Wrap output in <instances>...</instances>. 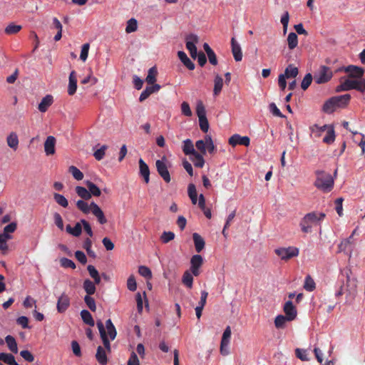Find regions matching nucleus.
I'll list each match as a JSON object with an SVG mask.
<instances>
[{
    "instance_id": "1",
    "label": "nucleus",
    "mask_w": 365,
    "mask_h": 365,
    "mask_svg": "<svg viewBox=\"0 0 365 365\" xmlns=\"http://www.w3.org/2000/svg\"><path fill=\"white\" fill-rule=\"evenodd\" d=\"M339 277L342 282V284H341L339 290L336 292V296L346 294L347 300L352 299L356 294V279L351 277V272L348 269L342 270Z\"/></svg>"
},
{
    "instance_id": "2",
    "label": "nucleus",
    "mask_w": 365,
    "mask_h": 365,
    "mask_svg": "<svg viewBox=\"0 0 365 365\" xmlns=\"http://www.w3.org/2000/svg\"><path fill=\"white\" fill-rule=\"evenodd\" d=\"M96 325L98 329L100 336L103 341L105 349L108 351H110V344L109 339L113 341L115 339L117 335V331L115 326L113 325L111 319H110L106 320L105 326L101 320L97 321Z\"/></svg>"
},
{
    "instance_id": "3",
    "label": "nucleus",
    "mask_w": 365,
    "mask_h": 365,
    "mask_svg": "<svg viewBox=\"0 0 365 365\" xmlns=\"http://www.w3.org/2000/svg\"><path fill=\"white\" fill-rule=\"evenodd\" d=\"M325 217L324 212H311L306 214L299 222L302 231L304 233L311 232L312 226L319 225Z\"/></svg>"
},
{
    "instance_id": "4",
    "label": "nucleus",
    "mask_w": 365,
    "mask_h": 365,
    "mask_svg": "<svg viewBox=\"0 0 365 365\" xmlns=\"http://www.w3.org/2000/svg\"><path fill=\"white\" fill-rule=\"evenodd\" d=\"M317 178L314 186L324 192H330L334 187V179L331 175L324 171L317 170Z\"/></svg>"
},
{
    "instance_id": "5",
    "label": "nucleus",
    "mask_w": 365,
    "mask_h": 365,
    "mask_svg": "<svg viewBox=\"0 0 365 365\" xmlns=\"http://www.w3.org/2000/svg\"><path fill=\"white\" fill-rule=\"evenodd\" d=\"M352 78L350 77L345 79L341 78L340 84L336 88V91L342 92L355 89L364 93L365 91V79L354 80Z\"/></svg>"
},
{
    "instance_id": "6",
    "label": "nucleus",
    "mask_w": 365,
    "mask_h": 365,
    "mask_svg": "<svg viewBox=\"0 0 365 365\" xmlns=\"http://www.w3.org/2000/svg\"><path fill=\"white\" fill-rule=\"evenodd\" d=\"M333 76L331 69L326 66H321L317 73H314V81L317 84H323L329 82Z\"/></svg>"
},
{
    "instance_id": "7",
    "label": "nucleus",
    "mask_w": 365,
    "mask_h": 365,
    "mask_svg": "<svg viewBox=\"0 0 365 365\" xmlns=\"http://www.w3.org/2000/svg\"><path fill=\"white\" fill-rule=\"evenodd\" d=\"M274 252L282 260L287 261L292 257H297L299 250L297 247L291 246L277 248L274 250Z\"/></svg>"
},
{
    "instance_id": "8",
    "label": "nucleus",
    "mask_w": 365,
    "mask_h": 365,
    "mask_svg": "<svg viewBox=\"0 0 365 365\" xmlns=\"http://www.w3.org/2000/svg\"><path fill=\"white\" fill-rule=\"evenodd\" d=\"M198 41V37L195 34H189L186 36V48L189 51L192 58L195 59L197 55L195 43Z\"/></svg>"
},
{
    "instance_id": "9",
    "label": "nucleus",
    "mask_w": 365,
    "mask_h": 365,
    "mask_svg": "<svg viewBox=\"0 0 365 365\" xmlns=\"http://www.w3.org/2000/svg\"><path fill=\"white\" fill-rule=\"evenodd\" d=\"M344 70L345 72L349 73L350 78H359L363 79L362 76L364 73V70L359 66L350 65L345 68H339V71Z\"/></svg>"
},
{
    "instance_id": "10",
    "label": "nucleus",
    "mask_w": 365,
    "mask_h": 365,
    "mask_svg": "<svg viewBox=\"0 0 365 365\" xmlns=\"http://www.w3.org/2000/svg\"><path fill=\"white\" fill-rule=\"evenodd\" d=\"M70 298L65 293L63 292L58 299L56 304V309L58 312L63 313L65 312L70 306Z\"/></svg>"
},
{
    "instance_id": "11",
    "label": "nucleus",
    "mask_w": 365,
    "mask_h": 365,
    "mask_svg": "<svg viewBox=\"0 0 365 365\" xmlns=\"http://www.w3.org/2000/svg\"><path fill=\"white\" fill-rule=\"evenodd\" d=\"M203 263V259L200 255H195L192 257L190 259V271L192 274L197 277L200 274V267L202 266Z\"/></svg>"
},
{
    "instance_id": "12",
    "label": "nucleus",
    "mask_w": 365,
    "mask_h": 365,
    "mask_svg": "<svg viewBox=\"0 0 365 365\" xmlns=\"http://www.w3.org/2000/svg\"><path fill=\"white\" fill-rule=\"evenodd\" d=\"M229 144L235 147L237 145H242L246 147L250 145V139L247 136H241L239 134H234L229 138Z\"/></svg>"
},
{
    "instance_id": "13",
    "label": "nucleus",
    "mask_w": 365,
    "mask_h": 365,
    "mask_svg": "<svg viewBox=\"0 0 365 365\" xmlns=\"http://www.w3.org/2000/svg\"><path fill=\"white\" fill-rule=\"evenodd\" d=\"M91 213L97 218L98 222L101 225H104L107 222V219L104 215L101 208L94 202H91Z\"/></svg>"
},
{
    "instance_id": "14",
    "label": "nucleus",
    "mask_w": 365,
    "mask_h": 365,
    "mask_svg": "<svg viewBox=\"0 0 365 365\" xmlns=\"http://www.w3.org/2000/svg\"><path fill=\"white\" fill-rule=\"evenodd\" d=\"M283 310L289 322L294 320L297 317V309L292 301H287L284 304Z\"/></svg>"
},
{
    "instance_id": "15",
    "label": "nucleus",
    "mask_w": 365,
    "mask_h": 365,
    "mask_svg": "<svg viewBox=\"0 0 365 365\" xmlns=\"http://www.w3.org/2000/svg\"><path fill=\"white\" fill-rule=\"evenodd\" d=\"M353 236L351 235L349 238L344 239L341 242L338 246L339 252H344L351 255L353 249Z\"/></svg>"
},
{
    "instance_id": "16",
    "label": "nucleus",
    "mask_w": 365,
    "mask_h": 365,
    "mask_svg": "<svg viewBox=\"0 0 365 365\" xmlns=\"http://www.w3.org/2000/svg\"><path fill=\"white\" fill-rule=\"evenodd\" d=\"M56 138L52 135L46 138L44 142V151L47 155H53L55 153Z\"/></svg>"
},
{
    "instance_id": "17",
    "label": "nucleus",
    "mask_w": 365,
    "mask_h": 365,
    "mask_svg": "<svg viewBox=\"0 0 365 365\" xmlns=\"http://www.w3.org/2000/svg\"><path fill=\"white\" fill-rule=\"evenodd\" d=\"M231 48L233 57L236 61H240L242 59V52L240 45L236 39L232 37L231 38Z\"/></svg>"
},
{
    "instance_id": "18",
    "label": "nucleus",
    "mask_w": 365,
    "mask_h": 365,
    "mask_svg": "<svg viewBox=\"0 0 365 365\" xmlns=\"http://www.w3.org/2000/svg\"><path fill=\"white\" fill-rule=\"evenodd\" d=\"M53 101V96L51 95H46L42 98L38 104V108L40 112L45 113L48 108L52 105Z\"/></svg>"
},
{
    "instance_id": "19",
    "label": "nucleus",
    "mask_w": 365,
    "mask_h": 365,
    "mask_svg": "<svg viewBox=\"0 0 365 365\" xmlns=\"http://www.w3.org/2000/svg\"><path fill=\"white\" fill-rule=\"evenodd\" d=\"M76 89H77L76 73L74 71H72L69 75L68 93L70 96H72L76 93Z\"/></svg>"
},
{
    "instance_id": "20",
    "label": "nucleus",
    "mask_w": 365,
    "mask_h": 365,
    "mask_svg": "<svg viewBox=\"0 0 365 365\" xmlns=\"http://www.w3.org/2000/svg\"><path fill=\"white\" fill-rule=\"evenodd\" d=\"M334 98L336 101L337 108H344L349 104L351 96L349 94H344L341 96H334Z\"/></svg>"
},
{
    "instance_id": "21",
    "label": "nucleus",
    "mask_w": 365,
    "mask_h": 365,
    "mask_svg": "<svg viewBox=\"0 0 365 365\" xmlns=\"http://www.w3.org/2000/svg\"><path fill=\"white\" fill-rule=\"evenodd\" d=\"M160 89V85L155 84L150 86H147L145 89L141 93L139 101L140 102L145 101L148 96L154 92H157Z\"/></svg>"
},
{
    "instance_id": "22",
    "label": "nucleus",
    "mask_w": 365,
    "mask_h": 365,
    "mask_svg": "<svg viewBox=\"0 0 365 365\" xmlns=\"http://www.w3.org/2000/svg\"><path fill=\"white\" fill-rule=\"evenodd\" d=\"M336 109L337 107L336 106V101L334 97H331L326 101L322 107L323 112L328 114L332 113Z\"/></svg>"
},
{
    "instance_id": "23",
    "label": "nucleus",
    "mask_w": 365,
    "mask_h": 365,
    "mask_svg": "<svg viewBox=\"0 0 365 365\" xmlns=\"http://www.w3.org/2000/svg\"><path fill=\"white\" fill-rule=\"evenodd\" d=\"M178 56L183 65L187 67L189 70L195 69L194 63L187 57V54L182 51H180L178 52Z\"/></svg>"
},
{
    "instance_id": "24",
    "label": "nucleus",
    "mask_w": 365,
    "mask_h": 365,
    "mask_svg": "<svg viewBox=\"0 0 365 365\" xmlns=\"http://www.w3.org/2000/svg\"><path fill=\"white\" fill-rule=\"evenodd\" d=\"M139 168H140V174L144 178V180L146 183L149 182L150 178V170L147 164L144 162L143 159L139 160Z\"/></svg>"
},
{
    "instance_id": "25",
    "label": "nucleus",
    "mask_w": 365,
    "mask_h": 365,
    "mask_svg": "<svg viewBox=\"0 0 365 365\" xmlns=\"http://www.w3.org/2000/svg\"><path fill=\"white\" fill-rule=\"evenodd\" d=\"M298 73H299L298 68L296 67L293 64H289L285 68L284 73H282L281 75L284 76V77L285 78L289 79V78H294L297 77Z\"/></svg>"
},
{
    "instance_id": "26",
    "label": "nucleus",
    "mask_w": 365,
    "mask_h": 365,
    "mask_svg": "<svg viewBox=\"0 0 365 365\" xmlns=\"http://www.w3.org/2000/svg\"><path fill=\"white\" fill-rule=\"evenodd\" d=\"M97 284L95 282H92L91 280L86 279L84 280L83 283V288L86 292V295L91 296L96 291V285Z\"/></svg>"
},
{
    "instance_id": "27",
    "label": "nucleus",
    "mask_w": 365,
    "mask_h": 365,
    "mask_svg": "<svg viewBox=\"0 0 365 365\" xmlns=\"http://www.w3.org/2000/svg\"><path fill=\"white\" fill-rule=\"evenodd\" d=\"M6 143L9 148L16 150L19 143L17 134L14 132L11 133L6 138Z\"/></svg>"
},
{
    "instance_id": "28",
    "label": "nucleus",
    "mask_w": 365,
    "mask_h": 365,
    "mask_svg": "<svg viewBox=\"0 0 365 365\" xmlns=\"http://www.w3.org/2000/svg\"><path fill=\"white\" fill-rule=\"evenodd\" d=\"M192 238L196 251L197 252H200L205 247V240L199 234L196 232L193 233Z\"/></svg>"
},
{
    "instance_id": "29",
    "label": "nucleus",
    "mask_w": 365,
    "mask_h": 365,
    "mask_svg": "<svg viewBox=\"0 0 365 365\" xmlns=\"http://www.w3.org/2000/svg\"><path fill=\"white\" fill-rule=\"evenodd\" d=\"M66 232L74 237H78L82 232V223L77 222L73 227L68 225L66 227Z\"/></svg>"
},
{
    "instance_id": "30",
    "label": "nucleus",
    "mask_w": 365,
    "mask_h": 365,
    "mask_svg": "<svg viewBox=\"0 0 365 365\" xmlns=\"http://www.w3.org/2000/svg\"><path fill=\"white\" fill-rule=\"evenodd\" d=\"M96 357L98 363L101 365H106L107 364L108 359L106 351L102 346H99L98 347Z\"/></svg>"
},
{
    "instance_id": "31",
    "label": "nucleus",
    "mask_w": 365,
    "mask_h": 365,
    "mask_svg": "<svg viewBox=\"0 0 365 365\" xmlns=\"http://www.w3.org/2000/svg\"><path fill=\"white\" fill-rule=\"evenodd\" d=\"M182 151L187 155H192L194 153H196L191 140L186 139L185 140L183 141Z\"/></svg>"
},
{
    "instance_id": "32",
    "label": "nucleus",
    "mask_w": 365,
    "mask_h": 365,
    "mask_svg": "<svg viewBox=\"0 0 365 365\" xmlns=\"http://www.w3.org/2000/svg\"><path fill=\"white\" fill-rule=\"evenodd\" d=\"M214 89H213V94L214 96H218L223 86V79L220 75H216L215 80H214Z\"/></svg>"
},
{
    "instance_id": "33",
    "label": "nucleus",
    "mask_w": 365,
    "mask_h": 365,
    "mask_svg": "<svg viewBox=\"0 0 365 365\" xmlns=\"http://www.w3.org/2000/svg\"><path fill=\"white\" fill-rule=\"evenodd\" d=\"M165 158H161V178L166 182H170L171 180L170 175L168 170L167 165L165 163Z\"/></svg>"
},
{
    "instance_id": "34",
    "label": "nucleus",
    "mask_w": 365,
    "mask_h": 365,
    "mask_svg": "<svg viewBox=\"0 0 365 365\" xmlns=\"http://www.w3.org/2000/svg\"><path fill=\"white\" fill-rule=\"evenodd\" d=\"M85 184L88 190V192L91 193V197L92 195L96 197L101 195V191L96 184L88 180L86 181Z\"/></svg>"
},
{
    "instance_id": "35",
    "label": "nucleus",
    "mask_w": 365,
    "mask_h": 365,
    "mask_svg": "<svg viewBox=\"0 0 365 365\" xmlns=\"http://www.w3.org/2000/svg\"><path fill=\"white\" fill-rule=\"evenodd\" d=\"M87 269L91 277L93 279V282L97 284H99L101 283V276L96 267L93 265L89 264L87 267Z\"/></svg>"
},
{
    "instance_id": "36",
    "label": "nucleus",
    "mask_w": 365,
    "mask_h": 365,
    "mask_svg": "<svg viewBox=\"0 0 365 365\" xmlns=\"http://www.w3.org/2000/svg\"><path fill=\"white\" fill-rule=\"evenodd\" d=\"M81 317L85 324L91 327H93L95 325V322L93 319V317L88 310H82L81 312Z\"/></svg>"
},
{
    "instance_id": "37",
    "label": "nucleus",
    "mask_w": 365,
    "mask_h": 365,
    "mask_svg": "<svg viewBox=\"0 0 365 365\" xmlns=\"http://www.w3.org/2000/svg\"><path fill=\"white\" fill-rule=\"evenodd\" d=\"M0 361L9 365H19L15 360L14 356L11 354L0 353Z\"/></svg>"
},
{
    "instance_id": "38",
    "label": "nucleus",
    "mask_w": 365,
    "mask_h": 365,
    "mask_svg": "<svg viewBox=\"0 0 365 365\" xmlns=\"http://www.w3.org/2000/svg\"><path fill=\"white\" fill-rule=\"evenodd\" d=\"M158 74V68L156 66H153L148 70V76L145 78L146 82L151 86L156 81V76Z\"/></svg>"
},
{
    "instance_id": "39",
    "label": "nucleus",
    "mask_w": 365,
    "mask_h": 365,
    "mask_svg": "<svg viewBox=\"0 0 365 365\" xmlns=\"http://www.w3.org/2000/svg\"><path fill=\"white\" fill-rule=\"evenodd\" d=\"M77 207L84 214H88L91 212V203L88 205L86 201L79 200L76 202Z\"/></svg>"
},
{
    "instance_id": "40",
    "label": "nucleus",
    "mask_w": 365,
    "mask_h": 365,
    "mask_svg": "<svg viewBox=\"0 0 365 365\" xmlns=\"http://www.w3.org/2000/svg\"><path fill=\"white\" fill-rule=\"evenodd\" d=\"M5 341H6V343L7 344V346L11 351H12L14 353L18 352V346H17V344H16V341L14 337H13L11 335H8L6 336Z\"/></svg>"
},
{
    "instance_id": "41",
    "label": "nucleus",
    "mask_w": 365,
    "mask_h": 365,
    "mask_svg": "<svg viewBox=\"0 0 365 365\" xmlns=\"http://www.w3.org/2000/svg\"><path fill=\"white\" fill-rule=\"evenodd\" d=\"M287 43L288 47L290 50H293L298 45V37L297 35L294 33L291 32L287 37Z\"/></svg>"
},
{
    "instance_id": "42",
    "label": "nucleus",
    "mask_w": 365,
    "mask_h": 365,
    "mask_svg": "<svg viewBox=\"0 0 365 365\" xmlns=\"http://www.w3.org/2000/svg\"><path fill=\"white\" fill-rule=\"evenodd\" d=\"M187 192L189 197L190 198L192 203L195 205L197 201V194L195 185L192 183L189 184L187 187Z\"/></svg>"
},
{
    "instance_id": "43",
    "label": "nucleus",
    "mask_w": 365,
    "mask_h": 365,
    "mask_svg": "<svg viewBox=\"0 0 365 365\" xmlns=\"http://www.w3.org/2000/svg\"><path fill=\"white\" fill-rule=\"evenodd\" d=\"M77 195L83 200H88L91 198V193L88 192V188L81 186L76 187Z\"/></svg>"
},
{
    "instance_id": "44",
    "label": "nucleus",
    "mask_w": 365,
    "mask_h": 365,
    "mask_svg": "<svg viewBox=\"0 0 365 365\" xmlns=\"http://www.w3.org/2000/svg\"><path fill=\"white\" fill-rule=\"evenodd\" d=\"M53 199L58 205L64 208L67 207L68 205V200L63 195L54 193Z\"/></svg>"
},
{
    "instance_id": "45",
    "label": "nucleus",
    "mask_w": 365,
    "mask_h": 365,
    "mask_svg": "<svg viewBox=\"0 0 365 365\" xmlns=\"http://www.w3.org/2000/svg\"><path fill=\"white\" fill-rule=\"evenodd\" d=\"M182 281L187 287L192 288L193 282L192 274L189 271H185L182 275Z\"/></svg>"
},
{
    "instance_id": "46",
    "label": "nucleus",
    "mask_w": 365,
    "mask_h": 365,
    "mask_svg": "<svg viewBox=\"0 0 365 365\" xmlns=\"http://www.w3.org/2000/svg\"><path fill=\"white\" fill-rule=\"evenodd\" d=\"M192 160L194 163V165L195 167H197V168H202L204 166V164H205V160H204V158L202 157V155L200 153H198L197 152H196L195 153H194L192 155Z\"/></svg>"
},
{
    "instance_id": "47",
    "label": "nucleus",
    "mask_w": 365,
    "mask_h": 365,
    "mask_svg": "<svg viewBox=\"0 0 365 365\" xmlns=\"http://www.w3.org/2000/svg\"><path fill=\"white\" fill-rule=\"evenodd\" d=\"M315 282L314 279L309 276L307 275L305 277L304 284V288L308 292H312L314 290L316 286Z\"/></svg>"
},
{
    "instance_id": "48",
    "label": "nucleus",
    "mask_w": 365,
    "mask_h": 365,
    "mask_svg": "<svg viewBox=\"0 0 365 365\" xmlns=\"http://www.w3.org/2000/svg\"><path fill=\"white\" fill-rule=\"evenodd\" d=\"M137 29H138L137 20L134 18L129 19L127 22V25H126V28H125L126 33L130 34V33L134 32L137 30Z\"/></svg>"
},
{
    "instance_id": "49",
    "label": "nucleus",
    "mask_w": 365,
    "mask_h": 365,
    "mask_svg": "<svg viewBox=\"0 0 365 365\" xmlns=\"http://www.w3.org/2000/svg\"><path fill=\"white\" fill-rule=\"evenodd\" d=\"M335 140V133L333 128H329L326 135L323 138V142L327 144L332 143Z\"/></svg>"
},
{
    "instance_id": "50",
    "label": "nucleus",
    "mask_w": 365,
    "mask_h": 365,
    "mask_svg": "<svg viewBox=\"0 0 365 365\" xmlns=\"http://www.w3.org/2000/svg\"><path fill=\"white\" fill-rule=\"evenodd\" d=\"M68 170L76 180H81L83 178V173L76 166H70Z\"/></svg>"
},
{
    "instance_id": "51",
    "label": "nucleus",
    "mask_w": 365,
    "mask_h": 365,
    "mask_svg": "<svg viewBox=\"0 0 365 365\" xmlns=\"http://www.w3.org/2000/svg\"><path fill=\"white\" fill-rule=\"evenodd\" d=\"M21 28L22 27L21 25H16L14 23H11L6 27L5 32L7 34H15L20 31Z\"/></svg>"
},
{
    "instance_id": "52",
    "label": "nucleus",
    "mask_w": 365,
    "mask_h": 365,
    "mask_svg": "<svg viewBox=\"0 0 365 365\" xmlns=\"http://www.w3.org/2000/svg\"><path fill=\"white\" fill-rule=\"evenodd\" d=\"M196 114L198 118L206 117V110L203 103L201 101H197L196 106Z\"/></svg>"
},
{
    "instance_id": "53",
    "label": "nucleus",
    "mask_w": 365,
    "mask_h": 365,
    "mask_svg": "<svg viewBox=\"0 0 365 365\" xmlns=\"http://www.w3.org/2000/svg\"><path fill=\"white\" fill-rule=\"evenodd\" d=\"M288 318L284 315H278L274 319V325L277 329L283 328Z\"/></svg>"
},
{
    "instance_id": "54",
    "label": "nucleus",
    "mask_w": 365,
    "mask_h": 365,
    "mask_svg": "<svg viewBox=\"0 0 365 365\" xmlns=\"http://www.w3.org/2000/svg\"><path fill=\"white\" fill-rule=\"evenodd\" d=\"M312 80H313V77L311 73L306 74L302 81L301 88L304 91H306L309 88V86L311 85Z\"/></svg>"
},
{
    "instance_id": "55",
    "label": "nucleus",
    "mask_w": 365,
    "mask_h": 365,
    "mask_svg": "<svg viewBox=\"0 0 365 365\" xmlns=\"http://www.w3.org/2000/svg\"><path fill=\"white\" fill-rule=\"evenodd\" d=\"M92 242L89 238H86L84 242L83 247L86 250L88 255L92 257H96L95 252L91 250Z\"/></svg>"
},
{
    "instance_id": "56",
    "label": "nucleus",
    "mask_w": 365,
    "mask_h": 365,
    "mask_svg": "<svg viewBox=\"0 0 365 365\" xmlns=\"http://www.w3.org/2000/svg\"><path fill=\"white\" fill-rule=\"evenodd\" d=\"M84 302L86 304L87 307L92 311L95 312L96 310V302L93 297L88 295H86L84 297Z\"/></svg>"
},
{
    "instance_id": "57",
    "label": "nucleus",
    "mask_w": 365,
    "mask_h": 365,
    "mask_svg": "<svg viewBox=\"0 0 365 365\" xmlns=\"http://www.w3.org/2000/svg\"><path fill=\"white\" fill-rule=\"evenodd\" d=\"M107 148H108V146L106 145H103L99 149L96 150L93 153V156L95 157V158L97 160H102L105 155V152Z\"/></svg>"
},
{
    "instance_id": "58",
    "label": "nucleus",
    "mask_w": 365,
    "mask_h": 365,
    "mask_svg": "<svg viewBox=\"0 0 365 365\" xmlns=\"http://www.w3.org/2000/svg\"><path fill=\"white\" fill-rule=\"evenodd\" d=\"M181 112L182 114L187 117H190L192 115V110L190 109V105L187 102H182L181 103Z\"/></svg>"
},
{
    "instance_id": "59",
    "label": "nucleus",
    "mask_w": 365,
    "mask_h": 365,
    "mask_svg": "<svg viewBox=\"0 0 365 365\" xmlns=\"http://www.w3.org/2000/svg\"><path fill=\"white\" fill-rule=\"evenodd\" d=\"M295 354L297 358L301 359L303 361H306L309 360L308 354L306 350L302 349H296Z\"/></svg>"
},
{
    "instance_id": "60",
    "label": "nucleus",
    "mask_w": 365,
    "mask_h": 365,
    "mask_svg": "<svg viewBox=\"0 0 365 365\" xmlns=\"http://www.w3.org/2000/svg\"><path fill=\"white\" fill-rule=\"evenodd\" d=\"M138 272L141 276L146 279H150L152 277L150 269L145 266H140L138 268Z\"/></svg>"
},
{
    "instance_id": "61",
    "label": "nucleus",
    "mask_w": 365,
    "mask_h": 365,
    "mask_svg": "<svg viewBox=\"0 0 365 365\" xmlns=\"http://www.w3.org/2000/svg\"><path fill=\"white\" fill-rule=\"evenodd\" d=\"M60 262H61V265L63 267L71 268L73 269L76 268L75 263L71 259H69L66 257L61 258L60 259Z\"/></svg>"
},
{
    "instance_id": "62",
    "label": "nucleus",
    "mask_w": 365,
    "mask_h": 365,
    "mask_svg": "<svg viewBox=\"0 0 365 365\" xmlns=\"http://www.w3.org/2000/svg\"><path fill=\"white\" fill-rule=\"evenodd\" d=\"M230 336H231V328L230 326H227L223 332L221 342H222V344H229Z\"/></svg>"
},
{
    "instance_id": "63",
    "label": "nucleus",
    "mask_w": 365,
    "mask_h": 365,
    "mask_svg": "<svg viewBox=\"0 0 365 365\" xmlns=\"http://www.w3.org/2000/svg\"><path fill=\"white\" fill-rule=\"evenodd\" d=\"M127 287L130 291L134 292L137 289V283L133 275L128 277L127 280Z\"/></svg>"
},
{
    "instance_id": "64",
    "label": "nucleus",
    "mask_w": 365,
    "mask_h": 365,
    "mask_svg": "<svg viewBox=\"0 0 365 365\" xmlns=\"http://www.w3.org/2000/svg\"><path fill=\"white\" fill-rule=\"evenodd\" d=\"M175 238V234L173 232H163L161 235V242L168 243Z\"/></svg>"
}]
</instances>
